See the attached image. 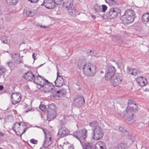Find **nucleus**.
<instances>
[{
  "label": "nucleus",
  "mask_w": 149,
  "mask_h": 149,
  "mask_svg": "<svg viewBox=\"0 0 149 149\" xmlns=\"http://www.w3.org/2000/svg\"><path fill=\"white\" fill-rule=\"evenodd\" d=\"M93 9L95 11V13H99L101 17L103 18L104 17L103 14H100V13H102V10L100 6L97 4L95 5L94 6Z\"/></svg>",
  "instance_id": "obj_21"
},
{
  "label": "nucleus",
  "mask_w": 149,
  "mask_h": 149,
  "mask_svg": "<svg viewBox=\"0 0 149 149\" xmlns=\"http://www.w3.org/2000/svg\"><path fill=\"white\" fill-rule=\"evenodd\" d=\"M63 4L70 15H73L76 14V10L73 6V0H66Z\"/></svg>",
  "instance_id": "obj_3"
},
{
  "label": "nucleus",
  "mask_w": 149,
  "mask_h": 149,
  "mask_svg": "<svg viewBox=\"0 0 149 149\" xmlns=\"http://www.w3.org/2000/svg\"><path fill=\"white\" fill-rule=\"evenodd\" d=\"M23 77L24 78L29 81H34L35 77V75L31 71H29L26 73Z\"/></svg>",
  "instance_id": "obj_15"
},
{
  "label": "nucleus",
  "mask_w": 149,
  "mask_h": 149,
  "mask_svg": "<svg viewBox=\"0 0 149 149\" xmlns=\"http://www.w3.org/2000/svg\"><path fill=\"white\" fill-rule=\"evenodd\" d=\"M128 146L127 143L125 142L121 143L117 146L118 149H126Z\"/></svg>",
  "instance_id": "obj_28"
},
{
  "label": "nucleus",
  "mask_w": 149,
  "mask_h": 149,
  "mask_svg": "<svg viewBox=\"0 0 149 149\" xmlns=\"http://www.w3.org/2000/svg\"><path fill=\"white\" fill-rule=\"evenodd\" d=\"M68 134V130L65 128H62L58 131V136L60 137H63L67 135Z\"/></svg>",
  "instance_id": "obj_20"
},
{
  "label": "nucleus",
  "mask_w": 149,
  "mask_h": 149,
  "mask_svg": "<svg viewBox=\"0 0 149 149\" xmlns=\"http://www.w3.org/2000/svg\"><path fill=\"white\" fill-rule=\"evenodd\" d=\"M128 138H130V141L132 142L133 141V139L132 136H131L130 135L128 136Z\"/></svg>",
  "instance_id": "obj_49"
},
{
  "label": "nucleus",
  "mask_w": 149,
  "mask_h": 149,
  "mask_svg": "<svg viewBox=\"0 0 149 149\" xmlns=\"http://www.w3.org/2000/svg\"><path fill=\"white\" fill-rule=\"evenodd\" d=\"M91 17L93 19H95L96 18V17L95 16L93 15H91Z\"/></svg>",
  "instance_id": "obj_52"
},
{
  "label": "nucleus",
  "mask_w": 149,
  "mask_h": 149,
  "mask_svg": "<svg viewBox=\"0 0 149 149\" xmlns=\"http://www.w3.org/2000/svg\"><path fill=\"white\" fill-rule=\"evenodd\" d=\"M55 108V105L53 103L50 104L48 106V108L49 109L51 110L50 111H52V110H55L54 109Z\"/></svg>",
  "instance_id": "obj_38"
},
{
  "label": "nucleus",
  "mask_w": 149,
  "mask_h": 149,
  "mask_svg": "<svg viewBox=\"0 0 149 149\" xmlns=\"http://www.w3.org/2000/svg\"><path fill=\"white\" fill-rule=\"evenodd\" d=\"M25 127V126L23 127V128H24L23 130V132L21 133L19 135V136H21L26 131V128H24V127Z\"/></svg>",
  "instance_id": "obj_47"
},
{
  "label": "nucleus",
  "mask_w": 149,
  "mask_h": 149,
  "mask_svg": "<svg viewBox=\"0 0 149 149\" xmlns=\"http://www.w3.org/2000/svg\"><path fill=\"white\" fill-rule=\"evenodd\" d=\"M0 73H2V72H0Z\"/></svg>",
  "instance_id": "obj_57"
},
{
  "label": "nucleus",
  "mask_w": 149,
  "mask_h": 149,
  "mask_svg": "<svg viewBox=\"0 0 149 149\" xmlns=\"http://www.w3.org/2000/svg\"><path fill=\"white\" fill-rule=\"evenodd\" d=\"M40 27H41V28H42V27H43V28H45L46 27V26H40Z\"/></svg>",
  "instance_id": "obj_55"
},
{
  "label": "nucleus",
  "mask_w": 149,
  "mask_h": 149,
  "mask_svg": "<svg viewBox=\"0 0 149 149\" xmlns=\"http://www.w3.org/2000/svg\"><path fill=\"white\" fill-rule=\"evenodd\" d=\"M55 2L56 4H61L62 3V0H53Z\"/></svg>",
  "instance_id": "obj_43"
},
{
  "label": "nucleus",
  "mask_w": 149,
  "mask_h": 149,
  "mask_svg": "<svg viewBox=\"0 0 149 149\" xmlns=\"http://www.w3.org/2000/svg\"><path fill=\"white\" fill-rule=\"evenodd\" d=\"M120 12V9L117 7L111 8L109 9L107 13V17L111 19L116 17Z\"/></svg>",
  "instance_id": "obj_6"
},
{
  "label": "nucleus",
  "mask_w": 149,
  "mask_h": 149,
  "mask_svg": "<svg viewBox=\"0 0 149 149\" xmlns=\"http://www.w3.org/2000/svg\"><path fill=\"white\" fill-rule=\"evenodd\" d=\"M39 109L42 111H45L46 110V108L45 106L43 104H41L39 106Z\"/></svg>",
  "instance_id": "obj_39"
},
{
  "label": "nucleus",
  "mask_w": 149,
  "mask_h": 149,
  "mask_svg": "<svg viewBox=\"0 0 149 149\" xmlns=\"http://www.w3.org/2000/svg\"><path fill=\"white\" fill-rule=\"evenodd\" d=\"M28 1H30L31 2L33 3H36L38 1V0H28Z\"/></svg>",
  "instance_id": "obj_48"
},
{
  "label": "nucleus",
  "mask_w": 149,
  "mask_h": 149,
  "mask_svg": "<svg viewBox=\"0 0 149 149\" xmlns=\"http://www.w3.org/2000/svg\"><path fill=\"white\" fill-rule=\"evenodd\" d=\"M2 42L4 44H7L8 41L7 39H6L5 40H1Z\"/></svg>",
  "instance_id": "obj_50"
},
{
  "label": "nucleus",
  "mask_w": 149,
  "mask_h": 149,
  "mask_svg": "<svg viewBox=\"0 0 149 149\" xmlns=\"http://www.w3.org/2000/svg\"><path fill=\"white\" fill-rule=\"evenodd\" d=\"M127 70L128 71V72L130 74H132V69H131L130 68H127Z\"/></svg>",
  "instance_id": "obj_46"
},
{
  "label": "nucleus",
  "mask_w": 149,
  "mask_h": 149,
  "mask_svg": "<svg viewBox=\"0 0 149 149\" xmlns=\"http://www.w3.org/2000/svg\"><path fill=\"white\" fill-rule=\"evenodd\" d=\"M68 149H74V148L73 146H71L68 148Z\"/></svg>",
  "instance_id": "obj_54"
},
{
  "label": "nucleus",
  "mask_w": 149,
  "mask_h": 149,
  "mask_svg": "<svg viewBox=\"0 0 149 149\" xmlns=\"http://www.w3.org/2000/svg\"><path fill=\"white\" fill-rule=\"evenodd\" d=\"M23 14L25 16L31 17L34 15V14L33 12L29 10H27L26 9H24L23 12Z\"/></svg>",
  "instance_id": "obj_27"
},
{
  "label": "nucleus",
  "mask_w": 149,
  "mask_h": 149,
  "mask_svg": "<svg viewBox=\"0 0 149 149\" xmlns=\"http://www.w3.org/2000/svg\"><path fill=\"white\" fill-rule=\"evenodd\" d=\"M141 20L145 24L148 22L149 21V13H147L143 15L141 17Z\"/></svg>",
  "instance_id": "obj_25"
},
{
  "label": "nucleus",
  "mask_w": 149,
  "mask_h": 149,
  "mask_svg": "<svg viewBox=\"0 0 149 149\" xmlns=\"http://www.w3.org/2000/svg\"><path fill=\"white\" fill-rule=\"evenodd\" d=\"M95 149H106V146L104 142L99 141L95 145Z\"/></svg>",
  "instance_id": "obj_17"
},
{
  "label": "nucleus",
  "mask_w": 149,
  "mask_h": 149,
  "mask_svg": "<svg viewBox=\"0 0 149 149\" xmlns=\"http://www.w3.org/2000/svg\"><path fill=\"white\" fill-rule=\"evenodd\" d=\"M89 125L91 127L93 128V129L96 128L97 126H99L97 125V123L96 121L90 123Z\"/></svg>",
  "instance_id": "obj_36"
},
{
  "label": "nucleus",
  "mask_w": 149,
  "mask_h": 149,
  "mask_svg": "<svg viewBox=\"0 0 149 149\" xmlns=\"http://www.w3.org/2000/svg\"><path fill=\"white\" fill-rule=\"evenodd\" d=\"M124 15L130 17V18H133L134 19L135 13L132 10L130 9L127 10L125 13Z\"/></svg>",
  "instance_id": "obj_22"
},
{
  "label": "nucleus",
  "mask_w": 149,
  "mask_h": 149,
  "mask_svg": "<svg viewBox=\"0 0 149 149\" xmlns=\"http://www.w3.org/2000/svg\"><path fill=\"white\" fill-rule=\"evenodd\" d=\"M87 130L83 129L80 131H77L73 133V135L81 143L85 141L86 136Z\"/></svg>",
  "instance_id": "obj_5"
},
{
  "label": "nucleus",
  "mask_w": 149,
  "mask_h": 149,
  "mask_svg": "<svg viewBox=\"0 0 149 149\" xmlns=\"http://www.w3.org/2000/svg\"><path fill=\"white\" fill-rule=\"evenodd\" d=\"M48 81L47 80H45L44 79L42 78L41 81H36L37 84L41 86V87H42L43 86H44V85H45L47 82H48Z\"/></svg>",
  "instance_id": "obj_29"
},
{
  "label": "nucleus",
  "mask_w": 149,
  "mask_h": 149,
  "mask_svg": "<svg viewBox=\"0 0 149 149\" xmlns=\"http://www.w3.org/2000/svg\"><path fill=\"white\" fill-rule=\"evenodd\" d=\"M45 135V140L43 145L44 147H47L51 144L52 135L47 130L42 129Z\"/></svg>",
  "instance_id": "obj_7"
},
{
  "label": "nucleus",
  "mask_w": 149,
  "mask_h": 149,
  "mask_svg": "<svg viewBox=\"0 0 149 149\" xmlns=\"http://www.w3.org/2000/svg\"><path fill=\"white\" fill-rule=\"evenodd\" d=\"M119 131L123 133L125 135H127L128 134L127 131L124 129L122 127H120L119 129Z\"/></svg>",
  "instance_id": "obj_35"
},
{
  "label": "nucleus",
  "mask_w": 149,
  "mask_h": 149,
  "mask_svg": "<svg viewBox=\"0 0 149 149\" xmlns=\"http://www.w3.org/2000/svg\"><path fill=\"white\" fill-rule=\"evenodd\" d=\"M136 81L138 84L141 87L145 86L147 83L146 79L142 77H138Z\"/></svg>",
  "instance_id": "obj_18"
},
{
  "label": "nucleus",
  "mask_w": 149,
  "mask_h": 149,
  "mask_svg": "<svg viewBox=\"0 0 149 149\" xmlns=\"http://www.w3.org/2000/svg\"><path fill=\"white\" fill-rule=\"evenodd\" d=\"M102 13L103 12H105L107 9V6L105 5H102Z\"/></svg>",
  "instance_id": "obj_41"
},
{
  "label": "nucleus",
  "mask_w": 149,
  "mask_h": 149,
  "mask_svg": "<svg viewBox=\"0 0 149 149\" xmlns=\"http://www.w3.org/2000/svg\"><path fill=\"white\" fill-rule=\"evenodd\" d=\"M30 142L32 143L36 144L37 143L38 141L37 140H35L34 139H32L31 140Z\"/></svg>",
  "instance_id": "obj_44"
},
{
  "label": "nucleus",
  "mask_w": 149,
  "mask_h": 149,
  "mask_svg": "<svg viewBox=\"0 0 149 149\" xmlns=\"http://www.w3.org/2000/svg\"><path fill=\"white\" fill-rule=\"evenodd\" d=\"M116 42L118 41V42H121V40L120 39V37L118 36H115L113 37V38Z\"/></svg>",
  "instance_id": "obj_42"
},
{
  "label": "nucleus",
  "mask_w": 149,
  "mask_h": 149,
  "mask_svg": "<svg viewBox=\"0 0 149 149\" xmlns=\"http://www.w3.org/2000/svg\"><path fill=\"white\" fill-rule=\"evenodd\" d=\"M121 19L122 20L123 24L127 25L132 22L134 21V19L125 15H123L121 17Z\"/></svg>",
  "instance_id": "obj_13"
},
{
  "label": "nucleus",
  "mask_w": 149,
  "mask_h": 149,
  "mask_svg": "<svg viewBox=\"0 0 149 149\" xmlns=\"http://www.w3.org/2000/svg\"><path fill=\"white\" fill-rule=\"evenodd\" d=\"M57 95L59 94V95H58V97H60L61 96H63V90L60 89L59 90L57 91L56 92Z\"/></svg>",
  "instance_id": "obj_40"
},
{
  "label": "nucleus",
  "mask_w": 149,
  "mask_h": 149,
  "mask_svg": "<svg viewBox=\"0 0 149 149\" xmlns=\"http://www.w3.org/2000/svg\"><path fill=\"white\" fill-rule=\"evenodd\" d=\"M41 90L45 92H48L51 91L52 89V84L49 82L48 81L46 84L44 85V86L41 87Z\"/></svg>",
  "instance_id": "obj_16"
},
{
  "label": "nucleus",
  "mask_w": 149,
  "mask_h": 149,
  "mask_svg": "<svg viewBox=\"0 0 149 149\" xmlns=\"http://www.w3.org/2000/svg\"><path fill=\"white\" fill-rule=\"evenodd\" d=\"M4 136V134L2 132H0V136Z\"/></svg>",
  "instance_id": "obj_53"
},
{
  "label": "nucleus",
  "mask_w": 149,
  "mask_h": 149,
  "mask_svg": "<svg viewBox=\"0 0 149 149\" xmlns=\"http://www.w3.org/2000/svg\"><path fill=\"white\" fill-rule=\"evenodd\" d=\"M18 0H6L7 4L11 5H15L18 2Z\"/></svg>",
  "instance_id": "obj_32"
},
{
  "label": "nucleus",
  "mask_w": 149,
  "mask_h": 149,
  "mask_svg": "<svg viewBox=\"0 0 149 149\" xmlns=\"http://www.w3.org/2000/svg\"><path fill=\"white\" fill-rule=\"evenodd\" d=\"M116 70L115 67L112 65H109L107 66L106 70L105 73L110 74L112 72L113 73H115Z\"/></svg>",
  "instance_id": "obj_24"
},
{
  "label": "nucleus",
  "mask_w": 149,
  "mask_h": 149,
  "mask_svg": "<svg viewBox=\"0 0 149 149\" xmlns=\"http://www.w3.org/2000/svg\"><path fill=\"white\" fill-rule=\"evenodd\" d=\"M123 79V74L120 73H116L114 76L113 80L111 81L112 84L114 86L119 85Z\"/></svg>",
  "instance_id": "obj_8"
},
{
  "label": "nucleus",
  "mask_w": 149,
  "mask_h": 149,
  "mask_svg": "<svg viewBox=\"0 0 149 149\" xmlns=\"http://www.w3.org/2000/svg\"><path fill=\"white\" fill-rule=\"evenodd\" d=\"M77 67L79 69H83V72L86 75L93 77L96 73L95 66L91 63H86L84 60L79 61Z\"/></svg>",
  "instance_id": "obj_1"
},
{
  "label": "nucleus",
  "mask_w": 149,
  "mask_h": 149,
  "mask_svg": "<svg viewBox=\"0 0 149 149\" xmlns=\"http://www.w3.org/2000/svg\"><path fill=\"white\" fill-rule=\"evenodd\" d=\"M105 1L110 6H114L117 3L116 0H105Z\"/></svg>",
  "instance_id": "obj_30"
},
{
  "label": "nucleus",
  "mask_w": 149,
  "mask_h": 149,
  "mask_svg": "<svg viewBox=\"0 0 149 149\" xmlns=\"http://www.w3.org/2000/svg\"><path fill=\"white\" fill-rule=\"evenodd\" d=\"M132 74L134 75H136L140 73L138 70L136 69H132Z\"/></svg>",
  "instance_id": "obj_37"
},
{
  "label": "nucleus",
  "mask_w": 149,
  "mask_h": 149,
  "mask_svg": "<svg viewBox=\"0 0 149 149\" xmlns=\"http://www.w3.org/2000/svg\"><path fill=\"white\" fill-rule=\"evenodd\" d=\"M83 149H93L92 144L88 142H86L82 145Z\"/></svg>",
  "instance_id": "obj_26"
},
{
  "label": "nucleus",
  "mask_w": 149,
  "mask_h": 149,
  "mask_svg": "<svg viewBox=\"0 0 149 149\" xmlns=\"http://www.w3.org/2000/svg\"><path fill=\"white\" fill-rule=\"evenodd\" d=\"M3 89V86L2 85H0V91H2Z\"/></svg>",
  "instance_id": "obj_51"
},
{
  "label": "nucleus",
  "mask_w": 149,
  "mask_h": 149,
  "mask_svg": "<svg viewBox=\"0 0 149 149\" xmlns=\"http://www.w3.org/2000/svg\"><path fill=\"white\" fill-rule=\"evenodd\" d=\"M0 149H2V148H0Z\"/></svg>",
  "instance_id": "obj_56"
},
{
  "label": "nucleus",
  "mask_w": 149,
  "mask_h": 149,
  "mask_svg": "<svg viewBox=\"0 0 149 149\" xmlns=\"http://www.w3.org/2000/svg\"><path fill=\"white\" fill-rule=\"evenodd\" d=\"M74 102L76 106L79 107L84 104L85 100L84 97L79 96L74 99Z\"/></svg>",
  "instance_id": "obj_12"
},
{
  "label": "nucleus",
  "mask_w": 149,
  "mask_h": 149,
  "mask_svg": "<svg viewBox=\"0 0 149 149\" xmlns=\"http://www.w3.org/2000/svg\"><path fill=\"white\" fill-rule=\"evenodd\" d=\"M55 85L56 87L61 86L63 84V78L58 74V72H57V78L54 81Z\"/></svg>",
  "instance_id": "obj_14"
},
{
  "label": "nucleus",
  "mask_w": 149,
  "mask_h": 149,
  "mask_svg": "<svg viewBox=\"0 0 149 149\" xmlns=\"http://www.w3.org/2000/svg\"><path fill=\"white\" fill-rule=\"evenodd\" d=\"M10 97L12 104H15L20 101L21 95L19 93H13L12 94Z\"/></svg>",
  "instance_id": "obj_10"
},
{
  "label": "nucleus",
  "mask_w": 149,
  "mask_h": 149,
  "mask_svg": "<svg viewBox=\"0 0 149 149\" xmlns=\"http://www.w3.org/2000/svg\"><path fill=\"white\" fill-rule=\"evenodd\" d=\"M138 107L136 104L132 100H129L128 102V106L126 109V114L128 116L127 120L128 121H131L133 116V111H136Z\"/></svg>",
  "instance_id": "obj_2"
},
{
  "label": "nucleus",
  "mask_w": 149,
  "mask_h": 149,
  "mask_svg": "<svg viewBox=\"0 0 149 149\" xmlns=\"http://www.w3.org/2000/svg\"><path fill=\"white\" fill-rule=\"evenodd\" d=\"M115 73L109 74L105 73V79L107 80H110L112 79Z\"/></svg>",
  "instance_id": "obj_31"
},
{
  "label": "nucleus",
  "mask_w": 149,
  "mask_h": 149,
  "mask_svg": "<svg viewBox=\"0 0 149 149\" xmlns=\"http://www.w3.org/2000/svg\"><path fill=\"white\" fill-rule=\"evenodd\" d=\"M6 64L11 69L14 67V64L13 63L12 61H8L6 63Z\"/></svg>",
  "instance_id": "obj_34"
},
{
  "label": "nucleus",
  "mask_w": 149,
  "mask_h": 149,
  "mask_svg": "<svg viewBox=\"0 0 149 149\" xmlns=\"http://www.w3.org/2000/svg\"><path fill=\"white\" fill-rule=\"evenodd\" d=\"M0 119H1V118H0Z\"/></svg>",
  "instance_id": "obj_58"
},
{
  "label": "nucleus",
  "mask_w": 149,
  "mask_h": 149,
  "mask_svg": "<svg viewBox=\"0 0 149 149\" xmlns=\"http://www.w3.org/2000/svg\"><path fill=\"white\" fill-rule=\"evenodd\" d=\"M42 6H44L46 8L53 9L56 7V2L53 0H43V2L40 4Z\"/></svg>",
  "instance_id": "obj_9"
},
{
  "label": "nucleus",
  "mask_w": 149,
  "mask_h": 149,
  "mask_svg": "<svg viewBox=\"0 0 149 149\" xmlns=\"http://www.w3.org/2000/svg\"><path fill=\"white\" fill-rule=\"evenodd\" d=\"M56 116V112L55 110H52L49 111L47 115V119L50 121L53 120Z\"/></svg>",
  "instance_id": "obj_19"
},
{
  "label": "nucleus",
  "mask_w": 149,
  "mask_h": 149,
  "mask_svg": "<svg viewBox=\"0 0 149 149\" xmlns=\"http://www.w3.org/2000/svg\"><path fill=\"white\" fill-rule=\"evenodd\" d=\"M11 57L14 61L17 64H19L22 63V61L21 60H19L20 59V56L19 54L16 53L13 54L12 55Z\"/></svg>",
  "instance_id": "obj_23"
},
{
  "label": "nucleus",
  "mask_w": 149,
  "mask_h": 149,
  "mask_svg": "<svg viewBox=\"0 0 149 149\" xmlns=\"http://www.w3.org/2000/svg\"><path fill=\"white\" fill-rule=\"evenodd\" d=\"M25 126V123L24 122H16L14 124L12 127L13 130L18 134L17 133L19 132L20 130L23 129V127Z\"/></svg>",
  "instance_id": "obj_11"
},
{
  "label": "nucleus",
  "mask_w": 149,
  "mask_h": 149,
  "mask_svg": "<svg viewBox=\"0 0 149 149\" xmlns=\"http://www.w3.org/2000/svg\"><path fill=\"white\" fill-rule=\"evenodd\" d=\"M42 78L40 75H38L37 76H36L34 80V82L37 84L36 81H41Z\"/></svg>",
  "instance_id": "obj_33"
},
{
  "label": "nucleus",
  "mask_w": 149,
  "mask_h": 149,
  "mask_svg": "<svg viewBox=\"0 0 149 149\" xmlns=\"http://www.w3.org/2000/svg\"><path fill=\"white\" fill-rule=\"evenodd\" d=\"M37 56V54L33 53V54L32 57L33 59L34 60H35L36 59V56Z\"/></svg>",
  "instance_id": "obj_45"
},
{
  "label": "nucleus",
  "mask_w": 149,
  "mask_h": 149,
  "mask_svg": "<svg viewBox=\"0 0 149 149\" xmlns=\"http://www.w3.org/2000/svg\"><path fill=\"white\" fill-rule=\"evenodd\" d=\"M93 139L96 140L102 139L104 136L103 131L100 126H97L93 130Z\"/></svg>",
  "instance_id": "obj_4"
}]
</instances>
